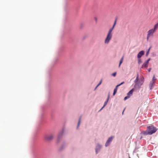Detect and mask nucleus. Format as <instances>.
I'll return each mask as SVG.
<instances>
[{
    "label": "nucleus",
    "mask_w": 158,
    "mask_h": 158,
    "mask_svg": "<svg viewBox=\"0 0 158 158\" xmlns=\"http://www.w3.org/2000/svg\"><path fill=\"white\" fill-rule=\"evenodd\" d=\"M157 130L156 127L152 125L147 127V130L142 131L141 133L144 135H150L155 133Z\"/></svg>",
    "instance_id": "nucleus-1"
},
{
    "label": "nucleus",
    "mask_w": 158,
    "mask_h": 158,
    "mask_svg": "<svg viewBox=\"0 0 158 158\" xmlns=\"http://www.w3.org/2000/svg\"><path fill=\"white\" fill-rule=\"evenodd\" d=\"M113 29V28H111L109 30L105 40V44H108L111 39L112 35V32Z\"/></svg>",
    "instance_id": "nucleus-2"
},
{
    "label": "nucleus",
    "mask_w": 158,
    "mask_h": 158,
    "mask_svg": "<svg viewBox=\"0 0 158 158\" xmlns=\"http://www.w3.org/2000/svg\"><path fill=\"white\" fill-rule=\"evenodd\" d=\"M44 139L47 141H50L53 139V136L52 135H48L44 137Z\"/></svg>",
    "instance_id": "nucleus-3"
},
{
    "label": "nucleus",
    "mask_w": 158,
    "mask_h": 158,
    "mask_svg": "<svg viewBox=\"0 0 158 158\" xmlns=\"http://www.w3.org/2000/svg\"><path fill=\"white\" fill-rule=\"evenodd\" d=\"M154 30L152 29L149 30L148 32V34L147 36V39L148 40L149 38L151 36H152L153 35V33L155 32Z\"/></svg>",
    "instance_id": "nucleus-4"
},
{
    "label": "nucleus",
    "mask_w": 158,
    "mask_h": 158,
    "mask_svg": "<svg viewBox=\"0 0 158 158\" xmlns=\"http://www.w3.org/2000/svg\"><path fill=\"white\" fill-rule=\"evenodd\" d=\"M150 60V59L149 58L148 60L145 61L142 65V68L147 67L148 66L149 62Z\"/></svg>",
    "instance_id": "nucleus-5"
},
{
    "label": "nucleus",
    "mask_w": 158,
    "mask_h": 158,
    "mask_svg": "<svg viewBox=\"0 0 158 158\" xmlns=\"http://www.w3.org/2000/svg\"><path fill=\"white\" fill-rule=\"evenodd\" d=\"M113 138V137H110L106 141V143L105 144V146L106 147H107L109 145L110 143L112 141Z\"/></svg>",
    "instance_id": "nucleus-6"
},
{
    "label": "nucleus",
    "mask_w": 158,
    "mask_h": 158,
    "mask_svg": "<svg viewBox=\"0 0 158 158\" xmlns=\"http://www.w3.org/2000/svg\"><path fill=\"white\" fill-rule=\"evenodd\" d=\"M144 54V51H142L140 52L137 55L138 58H140Z\"/></svg>",
    "instance_id": "nucleus-7"
},
{
    "label": "nucleus",
    "mask_w": 158,
    "mask_h": 158,
    "mask_svg": "<svg viewBox=\"0 0 158 158\" xmlns=\"http://www.w3.org/2000/svg\"><path fill=\"white\" fill-rule=\"evenodd\" d=\"M143 82V80H140L139 81H138V83H137L136 85L138 86V87H139L142 85Z\"/></svg>",
    "instance_id": "nucleus-8"
},
{
    "label": "nucleus",
    "mask_w": 158,
    "mask_h": 158,
    "mask_svg": "<svg viewBox=\"0 0 158 158\" xmlns=\"http://www.w3.org/2000/svg\"><path fill=\"white\" fill-rule=\"evenodd\" d=\"M155 83V82L154 81H151L149 85V87L150 89H152L154 87Z\"/></svg>",
    "instance_id": "nucleus-9"
},
{
    "label": "nucleus",
    "mask_w": 158,
    "mask_h": 158,
    "mask_svg": "<svg viewBox=\"0 0 158 158\" xmlns=\"http://www.w3.org/2000/svg\"><path fill=\"white\" fill-rule=\"evenodd\" d=\"M109 98H110V95L109 94L108 95V98H107V100H106V101L104 103V105L102 107V108L101 109V110H102L104 107H105L106 105L107 104V102H108V101L109 99Z\"/></svg>",
    "instance_id": "nucleus-10"
},
{
    "label": "nucleus",
    "mask_w": 158,
    "mask_h": 158,
    "mask_svg": "<svg viewBox=\"0 0 158 158\" xmlns=\"http://www.w3.org/2000/svg\"><path fill=\"white\" fill-rule=\"evenodd\" d=\"M133 91L134 89H131L130 91H129V92L127 93V95L128 96H129V97H130V96L132 94Z\"/></svg>",
    "instance_id": "nucleus-11"
},
{
    "label": "nucleus",
    "mask_w": 158,
    "mask_h": 158,
    "mask_svg": "<svg viewBox=\"0 0 158 158\" xmlns=\"http://www.w3.org/2000/svg\"><path fill=\"white\" fill-rule=\"evenodd\" d=\"M101 148V146L100 145L98 144L97 146L96 149V152L97 153L98 152V150H99Z\"/></svg>",
    "instance_id": "nucleus-12"
},
{
    "label": "nucleus",
    "mask_w": 158,
    "mask_h": 158,
    "mask_svg": "<svg viewBox=\"0 0 158 158\" xmlns=\"http://www.w3.org/2000/svg\"><path fill=\"white\" fill-rule=\"evenodd\" d=\"M139 80V75L138 74H137V76L136 77V79L135 81V86H136L137 83H138Z\"/></svg>",
    "instance_id": "nucleus-13"
},
{
    "label": "nucleus",
    "mask_w": 158,
    "mask_h": 158,
    "mask_svg": "<svg viewBox=\"0 0 158 158\" xmlns=\"http://www.w3.org/2000/svg\"><path fill=\"white\" fill-rule=\"evenodd\" d=\"M118 88V87H117V86H116L115 88L114 89V92L113 93V95H115V94L117 92Z\"/></svg>",
    "instance_id": "nucleus-14"
},
{
    "label": "nucleus",
    "mask_w": 158,
    "mask_h": 158,
    "mask_svg": "<svg viewBox=\"0 0 158 158\" xmlns=\"http://www.w3.org/2000/svg\"><path fill=\"white\" fill-rule=\"evenodd\" d=\"M123 58H124V56H122V58H121L120 60V61L119 64V67H120L121 64L122 63V62H123Z\"/></svg>",
    "instance_id": "nucleus-15"
},
{
    "label": "nucleus",
    "mask_w": 158,
    "mask_h": 158,
    "mask_svg": "<svg viewBox=\"0 0 158 158\" xmlns=\"http://www.w3.org/2000/svg\"><path fill=\"white\" fill-rule=\"evenodd\" d=\"M158 28V23L156 24L154 26V28L153 29L155 31Z\"/></svg>",
    "instance_id": "nucleus-16"
},
{
    "label": "nucleus",
    "mask_w": 158,
    "mask_h": 158,
    "mask_svg": "<svg viewBox=\"0 0 158 158\" xmlns=\"http://www.w3.org/2000/svg\"><path fill=\"white\" fill-rule=\"evenodd\" d=\"M138 63L139 64H140L142 63V61L140 58H138Z\"/></svg>",
    "instance_id": "nucleus-17"
},
{
    "label": "nucleus",
    "mask_w": 158,
    "mask_h": 158,
    "mask_svg": "<svg viewBox=\"0 0 158 158\" xmlns=\"http://www.w3.org/2000/svg\"><path fill=\"white\" fill-rule=\"evenodd\" d=\"M156 80V77H155V75H154L153 76V79H152V81H154L155 82V81Z\"/></svg>",
    "instance_id": "nucleus-18"
},
{
    "label": "nucleus",
    "mask_w": 158,
    "mask_h": 158,
    "mask_svg": "<svg viewBox=\"0 0 158 158\" xmlns=\"http://www.w3.org/2000/svg\"><path fill=\"white\" fill-rule=\"evenodd\" d=\"M81 118L80 117V118L79 119V121H78V125H77V127H78V126H79V125H80V121H81Z\"/></svg>",
    "instance_id": "nucleus-19"
},
{
    "label": "nucleus",
    "mask_w": 158,
    "mask_h": 158,
    "mask_svg": "<svg viewBox=\"0 0 158 158\" xmlns=\"http://www.w3.org/2000/svg\"><path fill=\"white\" fill-rule=\"evenodd\" d=\"M129 98V96H128L127 95V96L125 97V98H124V100H126L127 99Z\"/></svg>",
    "instance_id": "nucleus-20"
},
{
    "label": "nucleus",
    "mask_w": 158,
    "mask_h": 158,
    "mask_svg": "<svg viewBox=\"0 0 158 158\" xmlns=\"http://www.w3.org/2000/svg\"><path fill=\"white\" fill-rule=\"evenodd\" d=\"M124 83V81H123V82H122V83H121L120 84H119L118 85H117V87H118V86H120L121 85L123 84Z\"/></svg>",
    "instance_id": "nucleus-21"
},
{
    "label": "nucleus",
    "mask_w": 158,
    "mask_h": 158,
    "mask_svg": "<svg viewBox=\"0 0 158 158\" xmlns=\"http://www.w3.org/2000/svg\"><path fill=\"white\" fill-rule=\"evenodd\" d=\"M116 20H115V21L114 22V24L112 27V28H114V27L116 24Z\"/></svg>",
    "instance_id": "nucleus-22"
},
{
    "label": "nucleus",
    "mask_w": 158,
    "mask_h": 158,
    "mask_svg": "<svg viewBox=\"0 0 158 158\" xmlns=\"http://www.w3.org/2000/svg\"><path fill=\"white\" fill-rule=\"evenodd\" d=\"M101 83H102V80L101 81L100 83L97 85V86H96V88L98 86H99L101 84Z\"/></svg>",
    "instance_id": "nucleus-23"
},
{
    "label": "nucleus",
    "mask_w": 158,
    "mask_h": 158,
    "mask_svg": "<svg viewBox=\"0 0 158 158\" xmlns=\"http://www.w3.org/2000/svg\"><path fill=\"white\" fill-rule=\"evenodd\" d=\"M116 72H115L113 73L112 74V75L114 77H115L116 75Z\"/></svg>",
    "instance_id": "nucleus-24"
},
{
    "label": "nucleus",
    "mask_w": 158,
    "mask_h": 158,
    "mask_svg": "<svg viewBox=\"0 0 158 158\" xmlns=\"http://www.w3.org/2000/svg\"><path fill=\"white\" fill-rule=\"evenodd\" d=\"M150 48H149L148 51L146 53V55L147 56V55H148V54H149V50H150Z\"/></svg>",
    "instance_id": "nucleus-25"
},
{
    "label": "nucleus",
    "mask_w": 158,
    "mask_h": 158,
    "mask_svg": "<svg viewBox=\"0 0 158 158\" xmlns=\"http://www.w3.org/2000/svg\"><path fill=\"white\" fill-rule=\"evenodd\" d=\"M94 19L95 20L96 22H97V17H95L94 18Z\"/></svg>",
    "instance_id": "nucleus-26"
},
{
    "label": "nucleus",
    "mask_w": 158,
    "mask_h": 158,
    "mask_svg": "<svg viewBox=\"0 0 158 158\" xmlns=\"http://www.w3.org/2000/svg\"><path fill=\"white\" fill-rule=\"evenodd\" d=\"M151 70V69H149V70H148V71H149V72H150V71Z\"/></svg>",
    "instance_id": "nucleus-27"
},
{
    "label": "nucleus",
    "mask_w": 158,
    "mask_h": 158,
    "mask_svg": "<svg viewBox=\"0 0 158 158\" xmlns=\"http://www.w3.org/2000/svg\"><path fill=\"white\" fill-rule=\"evenodd\" d=\"M124 110H125V109L124 110H123V113H122V114H123V112H124Z\"/></svg>",
    "instance_id": "nucleus-28"
},
{
    "label": "nucleus",
    "mask_w": 158,
    "mask_h": 158,
    "mask_svg": "<svg viewBox=\"0 0 158 158\" xmlns=\"http://www.w3.org/2000/svg\"><path fill=\"white\" fill-rule=\"evenodd\" d=\"M129 158H131L130 157H129Z\"/></svg>",
    "instance_id": "nucleus-29"
}]
</instances>
